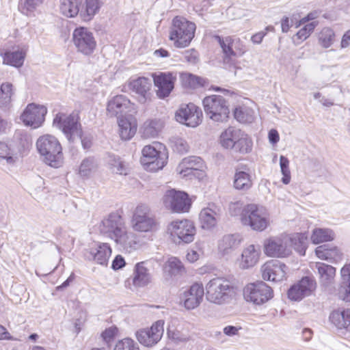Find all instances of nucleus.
Returning <instances> with one entry per match:
<instances>
[{
    "mask_svg": "<svg viewBox=\"0 0 350 350\" xmlns=\"http://www.w3.org/2000/svg\"><path fill=\"white\" fill-rule=\"evenodd\" d=\"M163 128V123L159 120H147L142 127L143 136L147 138L154 137Z\"/></svg>",
    "mask_w": 350,
    "mask_h": 350,
    "instance_id": "42",
    "label": "nucleus"
},
{
    "mask_svg": "<svg viewBox=\"0 0 350 350\" xmlns=\"http://www.w3.org/2000/svg\"><path fill=\"white\" fill-rule=\"evenodd\" d=\"M165 207L175 213L187 212L191 201L187 193L175 189L167 190L163 198Z\"/></svg>",
    "mask_w": 350,
    "mask_h": 350,
    "instance_id": "14",
    "label": "nucleus"
},
{
    "mask_svg": "<svg viewBox=\"0 0 350 350\" xmlns=\"http://www.w3.org/2000/svg\"><path fill=\"white\" fill-rule=\"evenodd\" d=\"M315 280L308 276L302 278L294 284L287 292L288 297L293 301H300L305 297L309 296L315 290Z\"/></svg>",
    "mask_w": 350,
    "mask_h": 350,
    "instance_id": "18",
    "label": "nucleus"
},
{
    "mask_svg": "<svg viewBox=\"0 0 350 350\" xmlns=\"http://www.w3.org/2000/svg\"><path fill=\"white\" fill-rule=\"evenodd\" d=\"M141 163L146 170L157 171L162 169L167 159L165 148L161 144L155 143L144 147L142 150Z\"/></svg>",
    "mask_w": 350,
    "mask_h": 350,
    "instance_id": "4",
    "label": "nucleus"
},
{
    "mask_svg": "<svg viewBox=\"0 0 350 350\" xmlns=\"http://www.w3.org/2000/svg\"><path fill=\"white\" fill-rule=\"evenodd\" d=\"M219 38V43L224 53L223 63L226 68L230 69L237 67V58L241 56L245 49L240 43L239 39H234L231 36Z\"/></svg>",
    "mask_w": 350,
    "mask_h": 350,
    "instance_id": "7",
    "label": "nucleus"
},
{
    "mask_svg": "<svg viewBox=\"0 0 350 350\" xmlns=\"http://www.w3.org/2000/svg\"><path fill=\"white\" fill-rule=\"evenodd\" d=\"M319 44L324 49L330 47L335 41V33L330 28H323L318 35Z\"/></svg>",
    "mask_w": 350,
    "mask_h": 350,
    "instance_id": "47",
    "label": "nucleus"
},
{
    "mask_svg": "<svg viewBox=\"0 0 350 350\" xmlns=\"http://www.w3.org/2000/svg\"><path fill=\"white\" fill-rule=\"evenodd\" d=\"M240 329H241V327L228 325L224 328L223 332L226 336H234L238 334Z\"/></svg>",
    "mask_w": 350,
    "mask_h": 350,
    "instance_id": "63",
    "label": "nucleus"
},
{
    "mask_svg": "<svg viewBox=\"0 0 350 350\" xmlns=\"http://www.w3.org/2000/svg\"><path fill=\"white\" fill-rule=\"evenodd\" d=\"M164 322L157 321L150 327L143 328L137 330L135 336L138 342L148 347H151L159 342L163 334Z\"/></svg>",
    "mask_w": 350,
    "mask_h": 350,
    "instance_id": "16",
    "label": "nucleus"
},
{
    "mask_svg": "<svg viewBox=\"0 0 350 350\" xmlns=\"http://www.w3.org/2000/svg\"><path fill=\"white\" fill-rule=\"evenodd\" d=\"M196 23H173L170 29V39L177 48L187 46L194 37Z\"/></svg>",
    "mask_w": 350,
    "mask_h": 350,
    "instance_id": "13",
    "label": "nucleus"
},
{
    "mask_svg": "<svg viewBox=\"0 0 350 350\" xmlns=\"http://www.w3.org/2000/svg\"><path fill=\"white\" fill-rule=\"evenodd\" d=\"M182 79L187 85L192 88L202 87L205 83L204 79L189 73L183 74Z\"/></svg>",
    "mask_w": 350,
    "mask_h": 350,
    "instance_id": "52",
    "label": "nucleus"
},
{
    "mask_svg": "<svg viewBox=\"0 0 350 350\" xmlns=\"http://www.w3.org/2000/svg\"><path fill=\"white\" fill-rule=\"evenodd\" d=\"M133 284L135 287H144L152 282V275L144 261L135 264L132 276Z\"/></svg>",
    "mask_w": 350,
    "mask_h": 350,
    "instance_id": "27",
    "label": "nucleus"
},
{
    "mask_svg": "<svg viewBox=\"0 0 350 350\" xmlns=\"http://www.w3.org/2000/svg\"><path fill=\"white\" fill-rule=\"evenodd\" d=\"M118 332L116 326H111L107 328L102 334L101 336L106 342H111L117 335Z\"/></svg>",
    "mask_w": 350,
    "mask_h": 350,
    "instance_id": "59",
    "label": "nucleus"
},
{
    "mask_svg": "<svg viewBox=\"0 0 350 350\" xmlns=\"http://www.w3.org/2000/svg\"><path fill=\"white\" fill-rule=\"evenodd\" d=\"M244 297L247 301L261 305L273 296L272 288L264 282H257L247 284L243 290Z\"/></svg>",
    "mask_w": 350,
    "mask_h": 350,
    "instance_id": "11",
    "label": "nucleus"
},
{
    "mask_svg": "<svg viewBox=\"0 0 350 350\" xmlns=\"http://www.w3.org/2000/svg\"><path fill=\"white\" fill-rule=\"evenodd\" d=\"M338 297L345 301H350V283H341L338 289Z\"/></svg>",
    "mask_w": 350,
    "mask_h": 350,
    "instance_id": "57",
    "label": "nucleus"
},
{
    "mask_svg": "<svg viewBox=\"0 0 350 350\" xmlns=\"http://www.w3.org/2000/svg\"><path fill=\"white\" fill-rule=\"evenodd\" d=\"M288 234H281L271 237L264 241L263 250L266 256L271 258H284L291 255Z\"/></svg>",
    "mask_w": 350,
    "mask_h": 350,
    "instance_id": "9",
    "label": "nucleus"
},
{
    "mask_svg": "<svg viewBox=\"0 0 350 350\" xmlns=\"http://www.w3.org/2000/svg\"><path fill=\"white\" fill-rule=\"evenodd\" d=\"M111 250L107 243L99 244L84 252V257L88 260H94L98 264L105 265L111 256Z\"/></svg>",
    "mask_w": 350,
    "mask_h": 350,
    "instance_id": "25",
    "label": "nucleus"
},
{
    "mask_svg": "<svg viewBox=\"0 0 350 350\" xmlns=\"http://www.w3.org/2000/svg\"><path fill=\"white\" fill-rule=\"evenodd\" d=\"M202 165V160L198 157H189L183 159L178 168L183 176L190 174L193 170H197Z\"/></svg>",
    "mask_w": 350,
    "mask_h": 350,
    "instance_id": "35",
    "label": "nucleus"
},
{
    "mask_svg": "<svg viewBox=\"0 0 350 350\" xmlns=\"http://www.w3.org/2000/svg\"><path fill=\"white\" fill-rule=\"evenodd\" d=\"M329 320L338 328H346L350 331V309L332 312Z\"/></svg>",
    "mask_w": 350,
    "mask_h": 350,
    "instance_id": "34",
    "label": "nucleus"
},
{
    "mask_svg": "<svg viewBox=\"0 0 350 350\" xmlns=\"http://www.w3.org/2000/svg\"><path fill=\"white\" fill-rule=\"evenodd\" d=\"M99 230L103 234L114 240L124 249L132 248L137 244L135 234L127 232L122 217L116 213H111L103 219Z\"/></svg>",
    "mask_w": 350,
    "mask_h": 350,
    "instance_id": "1",
    "label": "nucleus"
},
{
    "mask_svg": "<svg viewBox=\"0 0 350 350\" xmlns=\"http://www.w3.org/2000/svg\"><path fill=\"white\" fill-rule=\"evenodd\" d=\"M314 266L319 274L321 282L324 285L329 284L335 276L336 269L323 262H316Z\"/></svg>",
    "mask_w": 350,
    "mask_h": 350,
    "instance_id": "40",
    "label": "nucleus"
},
{
    "mask_svg": "<svg viewBox=\"0 0 350 350\" xmlns=\"http://www.w3.org/2000/svg\"><path fill=\"white\" fill-rule=\"evenodd\" d=\"M125 265V261L121 256H117L112 262L111 267L114 270L122 268Z\"/></svg>",
    "mask_w": 350,
    "mask_h": 350,
    "instance_id": "64",
    "label": "nucleus"
},
{
    "mask_svg": "<svg viewBox=\"0 0 350 350\" xmlns=\"http://www.w3.org/2000/svg\"><path fill=\"white\" fill-rule=\"evenodd\" d=\"M98 164L94 157H88L84 159L79 167V174L81 176H88L92 172L97 168Z\"/></svg>",
    "mask_w": 350,
    "mask_h": 350,
    "instance_id": "49",
    "label": "nucleus"
},
{
    "mask_svg": "<svg viewBox=\"0 0 350 350\" xmlns=\"http://www.w3.org/2000/svg\"><path fill=\"white\" fill-rule=\"evenodd\" d=\"M342 282L350 283V264L345 265L340 271Z\"/></svg>",
    "mask_w": 350,
    "mask_h": 350,
    "instance_id": "62",
    "label": "nucleus"
},
{
    "mask_svg": "<svg viewBox=\"0 0 350 350\" xmlns=\"http://www.w3.org/2000/svg\"><path fill=\"white\" fill-rule=\"evenodd\" d=\"M250 174L244 168H238L234 175L233 187L239 191H247L252 187Z\"/></svg>",
    "mask_w": 350,
    "mask_h": 350,
    "instance_id": "32",
    "label": "nucleus"
},
{
    "mask_svg": "<svg viewBox=\"0 0 350 350\" xmlns=\"http://www.w3.org/2000/svg\"><path fill=\"white\" fill-rule=\"evenodd\" d=\"M315 253L319 258L333 262L340 261L342 257V254L337 247L327 244L317 247Z\"/></svg>",
    "mask_w": 350,
    "mask_h": 350,
    "instance_id": "30",
    "label": "nucleus"
},
{
    "mask_svg": "<svg viewBox=\"0 0 350 350\" xmlns=\"http://www.w3.org/2000/svg\"><path fill=\"white\" fill-rule=\"evenodd\" d=\"M132 226L139 232H154L159 228V222L148 206L138 205L133 215Z\"/></svg>",
    "mask_w": 350,
    "mask_h": 350,
    "instance_id": "5",
    "label": "nucleus"
},
{
    "mask_svg": "<svg viewBox=\"0 0 350 350\" xmlns=\"http://www.w3.org/2000/svg\"><path fill=\"white\" fill-rule=\"evenodd\" d=\"M232 288L228 280L224 278H215L206 285V299L211 303L222 304L228 299Z\"/></svg>",
    "mask_w": 350,
    "mask_h": 350,
    "instance_id": "10",
    "label": "nucleus"
},
{
    "mask_svg": "<svg viewBox=\"0 0 350 350\" xmlns=\"http://www.w3.org/2000/svg\"><path fill=\"white\" fill-rule=\"evenodd\" d=\"M239 139L237 140L235 145L232 148L234 152L241 154H247L252 151V141L247 135L242 131L239 135Z\"/></svg>",
    "mask_w": 350,
    "mask_h": 350,
    "instance_id": "43",
    "label": "nucleus"
},
{
    "mask_svg": "<svg viewBox=\"0 0 350 350\" xmlns=\"http://www.w3.org/2000/svg\"><path fill=\"white\" fill-rule=\"evenodd\" d=\"M183 268V267L181 262L177 258H170L164 266L165 280H168L170 278L179 273Z\"/></svg>",
    "mask_w": 350,
    "mask_h": 350,
    "instance_id": "44",
    "label": "nucleus"
},
{
    "mask_svg": "<svg viewBox=\"0 0 350 350\" xmlns=\"http://www.w3.org/2000/svg\"><path fill=\"white\" fill-rule=\"evenodd\" d=\"M54 126L61 130L69 141H74L81 137V125L79 122V116L76 113L66 115L58 113L53 119Z\"/></svg>",
    "mask_w": 350,
    "mask_h": 350,
    "instance_id": "6",
    "label": "nucleus"
},
{
    "mask_svg": "<svg viewBox=\"0 0 350 350\" xmlns=\"http://www.w3.org/2000/svg\"><path fill=\"white\" fill-rule=\"evenodd\" d=\"M289 245L293 247L299 254L305 255L307 247V236L304 233H294L288 234Z\"/></svg>",
    "mask_w": 350,
    "mask_h": 350,
    "instance_id": "39",
    "label": "nucleus"
},
{
    "mask_svg": "<svg viewBox=\"0 0 350 350\" xmlns=\"http://www.w3.org/2000/svg\"><path fill=\"white\" fill-rule=\"evenodd\" d=\"M202 116V111L193 103L183 105L176 113L178 122L187 126L196 127L200 124Z\"/></svg>",
    "mask_w": 350,
    "mask_h": 350,
    "instance_id": "17",
    "label": "nucleus"
},
{
    "mask_svg": "<svg viewBox=\"0 0 350 350\" xmlns=\"http://www.w3.org/2000/svg\"><path fill=\"white\" fill-rule=\"evenodd\" d=\"M14 95L12 83H3L0 87V109H8L12 106V96Z\"/></svg>",
    "mask_w": 350,
    "mask_h": 350,
    "instance_id": "37",
    "label": "nucleus"
},
{
    "mask_svg": "<svg viewBox=\"0 0 350 350\" xmlns=\"http://www.w3.org/2000/svg\"><path fill=\"white\" fill-rule=\"evenodd\" d=\"M241 239L239 234L224 235L218 242V251L222 256L232 254L241 244Z\"/></svg>",
    "mask_w": 350,
    "mask_h": 350,
    "instance_id": "29",
    "label": "nucleus"
},
{
    "mask_svg": "<svg viewBox=\"0 0 350 350\" xmlns=\"http://www.w3.org/2000/svg\"><path fill=\"white\" fill-rule=\"evenodd\" d=\"M26 51L27 49L25 47H21L13 51H6L4 53L1 51L0 55L3 57V64L20 68L24 63Z\"/></svg>",
    "mask_w": 350,
    "mask_h": 350,
    "instance_id": "31",
    "label": "nucleus"
},
{
    "mask_svg": "<svg viewBox=\"0 0 350 350\" xmlns=\"http://www.w3.org/2000/svg\"><path fill=\"white\" fill-rule=\"evenodd\" d=\"M234 116L241 123H251L254 120V111L246 107H237Z\"/></svg>",
    "mask_w": 350,
    "mask_h": 350,
    "instance_id": "45",
    "label": "nucleus"
},
{
    "mask_svg": "<svg viewBox=\"0 0 350 350\" xmlns=\"http://www.w3.org/2000/svg\"><path fill=\"white\" fill-rule=\"evenodd\" d=\"M132 103L124 95H117L109 100L107 111L108 116L122 118L123 116L130 111Z\"/></svg>",
    "mask_w": 350,
    "mask_h": 350,
    "instance_id": "23",
    "label": "nucleus"
},
{
    "mask_svg": "<svg viewBox=\"0 0 350 350\" xmlns=\"http://www.w3.org/2000/svg\"><path fill=\"white\" fill-rule=\"evenodd\" d=\"M46 112L47 109L45 107L31 103L27 106L21 118L25 125L36 129L44 121Z\"/></svg>",
    "mask_w": 350,
    "mask_h": 350,
    "instance_id": "19",
    "label": "nucleus"
},
{
    "mask_svg": "<svg viewBox=\"0 0 350 350\" xmlns=\"http://www.w3.org/2000/svg\"><path fill=\"white\" fill-rule=\"evenodd\" d=\"M260 255L259 247L254 245H248L242 252L239 267L241 269H247L254 267L258 262Z\"/></svg>",
    "mask_w": 350,
    "mask_h": 350,
    "instance_id": "28",
    "label": "nucleus"
},
{
    "mask_svg": "<svg viewBox=\"0 0 350 350\" xmlns=\"http://www.w3.org/2000/svg\"><path fill=\"white\" fill-rule=\"evenodd\" d=\"M241 130L234 126H230L223 131L220 135V144L226 149H232L237 140L239 139Z\"/></svg>",
    "mask_w": 350,
    "mask_h": 350,
    "instance_id": "33",
    "label": "nucleus"
},
{
    "mask_svg": "<svg viewBox=\"0 0 350 350\" xmlns=\"http://www.w3.org/2000/svg\"><path fill=\"white\" fill-rule=\"evenodd\" d=\"M221 213V207L215 204H209L200 213V220L202 228L210 229L214 227Z\"/></svg>",
    "mask_w": 350,
    "mask_h": 350,
    "instance_id": "26",
    "label": "nucleus"
},
{
    "mask_svg": "<svg viewBox=\"0 0 350 350\" xmlns=\"http://www.w3.org/2000/svg\"><path fill=\"white\" fill-rule=\"evenodd\" d=\"M81 0H59V9L63 15L73 18L79 12Z\"/></svg>",
    "mask_w": 350,
    "mask_h": 350,
    "instance_id": "36",
    "label": "nucleus"
},
{
    "mask_svg": "<svg viewBox=\"0 0 350 350\" xmlns=\"http://www.w3.org/2000/svg\"><path fill=\"white\" fill-rule=\"evenodd\" d=\"M335 234L329 228H314L311 234V241L314 244L331 241L334 239Z\"/></svg>",
    "mask_w": 350,
    "mask_h": 350,
    "instance_id": "41",
    "label": "nucleus"
},
{
    "mask_svg": "<svg viewBox=\"0 0 350 350\" xmlns=\"http://www.w3.org/2000/svg\"><path fill=\"white\" fill-rule=\"evenodd\" d=\"M100 6V0H85V9L81 14L85 21H90L98 13Z\"/></svg>",
    "mask_w": 350,
    "mask_h": 350,
    "instance_id": "46",
    "label": "nucleus"
},
{
    "mask_svg": "<svg viewBox=\"0 0 350 350\" xmlns=\"http://www.w3.org/2000/svg\"><path fill=\"white\" fill-rule=\"evenodd\" d=\"M154 83L157 88V95L159 98L167 97L174 87L176 73L167 72L153 75Z\"/></svg>",
    "mask_w": 350,
    "mask_h": 350,
    "instance_id": "22",
    "label": "nucleus"
},
{
    "mask_svg": "<svg viewBox=\"0 0 350 350\" xmlns=\"http://www.w3.org/2000/svg\"><path fill=\"white\" fill-rule=\"evenodd\" d=\"M204 288L202 284L194 283L183 293L184 306L187 310L197 308L203 299Z\"/></svg>",
    "mask_w": 350,
    "mask_h": 350,
    "instance_id": "24",
    "label": "nucleus"
},
{
    "mask_svg": "<svg viewBox=\"0 0 350 350\" xmlns=\"http://www.w3.org/2000/svg\"><path fill=\"white\" fill-rule=\"evenodd\" d=\"M42 3V0H25L21 5L22 12L26 15H29Z\"/></svg>",
    "mask_w": 350,
    "mask_h": 350,
    "instance_id": "56",
    "label": "nucleus"
},
{
    "mask_svg": "<svg viewBox=\"0 0 350 350\" xmlns=\"http://www.w3.org/2000/svg\"><path fill=\"white\" fill-rule=\"evenodd\" d=\"M167 334L170 338L176 342H185L189 340V335L183 334L178 330H168Z\"/></svg>",
    "mask_w": 350,
    "mask_h": 350,
    "instance_id": "58",
    "label": "nucleus"
},
{
    "mask_svg": "<svg viewBox=\"0 0 350 350\" xmlns=\"http://www.w3.org/2000/svg\"><path fill=\"white\" fill-rule=\"evenodd\" d=\"M0 159L5 160L8 164H14L18 157L7 144L0 142Z\"/></svg>",
    "mask_w": 350,
    "mask_h": 350,
    "instance_id": "50",
    "label": "nucleus"
},
{
    "mask_svg": "<svg viewBox=\"0 0 350 350\" xmlns=\"http://www.w3.org/2000/svg\"><path fill=\"white\" fill-rule=\"evenodd\" d=\"M129 89L142 104L151 100L152 96L151 81L146 77H139L130 81Z\"/></svg>",
    "mask_w": 350,
    "mask_h": 350,
    "instance_id": "20",
    "label": "nucleus"
},
{
    "mask_svg": "<svg viewBox=\"0 0 350 350\" xmlns=\"http://www.w3.org/2000/svg\"><path fill=\"white\" fill-rule=\"evenodd\" d=\"M321 16H322L325 19H332L328 17L325 13L322 14V12L320 10H314L310 12L306 16L301 18L299 14H296L293 15V18H291V21H295V22H308L310 21H313L315 19H320Z\"/></svg>",
    "mask_w": 350,
    "mask_h": 350,
    "instance_id": "51",
    "label": "nucleus"
},
{
    "mask_svg": "<svg viewBox=\"0 0 350 350\" xmlns=\"http://www.w3.org/2000/svg\"><path fill=\"white\" fill-rule=\"evenodd\" d=\"M113 350H139V347L133 339L125 338L116 342Z\"/></svg>",
    "mask_w": 350,
    "mask_h": 350,
    "instance_id": "53",
    "label": "nucleus"
},
{
    "mask_svg": "<svg viewBox=\"0 0 350 350\" xmlns=\"http://www.w3.org/2000/svg\"><path fill=\"white\" fill-rule=\"evenodd\" d=\"M184 57L187 62L194 64L198 61V53L195 49L187 50L184 53Z\"/></svg>",
    "mask_w": 350,
    "mask_h": 350,
    "instance_id": "60",
    "label": "nucleus"
},
{
    "mask_svg": "<svg viewBox=\"0 0 350 350\" xmlns=\"http://www.w3.org/2000/svg\"><path fill=\"white\" fill-rule=\"evenodd\" d=\"M241 220L243 225L250 226L252 230L262 231L269 225V214L265 207L250 204L242 209Z\"/></svg>",
    "mask_w": 350,
    "mask_h": 350,
    "instance_id": "3",
    "label": "nucleus"
},
{
    "mask_svg": "<svg viewBox=\"0 0 350 350\" xmlns=\"http://www.w3.org/2000/svg\"><path fill=\"white\" fill-rule=\"evenodd\" d=\"M36 147L46 164L56 168L61 166L63 163L62 146L55 137L51 135L40 137Z\"/></svg>",
    "mask_w": 350,
    "mask_h": 350,
    "instance_id": "2",
    "label": "nucleus"
},
{
    "mask_svg": "<svg viewBox=\"0 0 350 350\" xmlns=\"http://www.w3.org/2000/svg\"><path fill=\"white\" fill-rule=\"evenodd\" d=\"M72 41L77 51L85 55H91L96 46V42L92 33L83 27L74 30Z\"/></svg>",
    "mask_w": 350,
    "mask_h": 350,
    "instance_id": "15",
    "label": "nucleus"
},
{
    "mask_svg": "<svg viewBox=\"0 0 350 350\" xmlns=\"http://www.w3.org/2000/svg\"><path fill=\"white\" fill-rule=\"evenodd\" d=\"M242 203L239 201L231 202L229 204V211L231 215L235 216L242 212Z\"/></svg>",
    "mask_w": 350,
    "mask_h": 350,
    "instance_id": "61",
    "label": "nucleus"
},
{
    "mask_svg": "<svg viewBox=\"0 0 350 350\" xmlns=\"http://www.w3.org/2000/svg\"><path fill=\"white\" fill-rule=\"evenodd\" d=\"M206 114L215 122H224L230 113L226 99L219 95L205 97L202 101Z\"/></svg>",
    "mask_w": 350,
    "mask_h": 350,
    "instance_id": "8",
    "label": "nucleus"
},
{
    "mask_svg": "<svg viewBox=\"0 0 350 350\" xmlns=\"http://www.w3.org/2000/svg\"><path fill=\"white\" fill-rule=\"evenodd\" d=\"M109 164L111 170L118 174L126 175L129 167L119 157L112 155L109 157Z\"/></svg>",
    "mask_w": 350,
    "mask_h": 350,
    "instance_id": "48",
    "label": "nucleus"
},
{
    "mask_svg": "<svg viewBox=\"0 0 350 350\" xmlns=\"http://www.w3.org/2000/svg\"><path fill=\"white\" fill-rule=\"evenodd\" d=\"M314 28L315 23H306L301 29L297 32L295 38H293L294 40L295 41V39L299 40L301 41L306 40L314 31Z\"/></svg>",
    "mask_w": 350,
    "mask_h": 350,
    "instance_id": "55",
    "label": "nucleus"
},
{
    "mask_svg": "<svg viewBox=\"0 0 350 350\" xmlns=\"http://www.w3.org/2000/svg\"><path fill=\"white\" fill-rule=\"evenodd\" d=\"M168 231L174 241L178 244L192 242L196 234L193 222L187 219L172 221L168 226Z\"/></svg>",
    "mask_w": 350,
    "mask_h": 350,
    "instance_id": "12",
    "label": "nucleus"
},
{
    "mask_svg": "<svg viewBox=\"0 0 350 350\" xmlns=\"http://www.w3.org/2000/svg\"><path fill=\"white\" fill-rule=\"evenodd\" d=\"M170 143L174 150L180 154L185 153L188 151L189 145L187 142L182 138L173 137L170 139Z\"/></svg>",
    "mask_w": 350,
    "mask_h": 350,
    "instance_id": "54",
    "label": "nucleus"
},
{
    "mask_svg": "<svg viewBox=\"0 0 350 350\" xmlns=\"http://www.w3.org/2000/svg\"><path fill=\"white\" fill-rule=\"evenodd\" d=\"M119 126V134L122 139L129 140L135 133L137 126L135 122H131L126 118L118 119Z\"/></svg>",
    "mask_w": 350,
    "mask_h": 350,
    "instance_id": "38",
    "label": "nucleus"
},
{
    "mask_svg": "<svg viewBox=\"0 0 350 350\" xmlns=\"http://www.w3.org/2000/svg\"><path fill=\"white\" fill-rule=\"evenodd\" d=\"M286 270L285 264L277 260H269L261 267L262 277L264 280L280 282L286 278Z\"/></svg>",
    "mask_w": 350,
    "mask_h": 350,
    "instance_id": "21",
    "label": "nucleus"
}]
</instances>
